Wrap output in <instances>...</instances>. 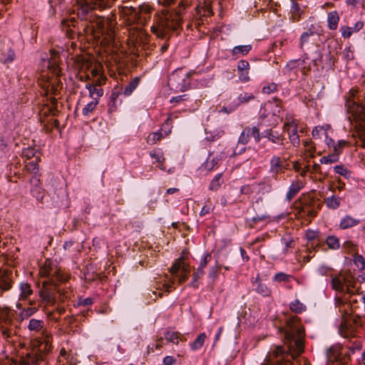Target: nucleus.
Segmentation results:
<instances>
[{
    "label": "nucleus",
    "instance_id": "obj_1",
    "mask_svg": "<svg viewBox=\"0 0 365 365\" xmlns=\"http://www.w3.org/2000/svg\"><path fill=\"white\" fill-rule=\"evenodd\" d=\"M304 330L297 317L290 318L284 331L287 343L289 344V353L285 352L282 346H278L269 352L262 365H300L292 361L304 350L303 338Z\"/></svg>",
    "mask_w": 365,
    "mask_h": 365
},
{
    "label": "nucleus",
    "instance_id": "obj_2",
    "mask_svg": "<svg viewBox=\"0 0 365 365\" xmlns=\"http://www.w3.org/2000/svg\"><path fill=\"white\" fill-rule=\"evenodd\" d=\"M56 53L52 52L51 58L48 62V68L51 71L53 76L50 77L47 74H41L38 80L40 87L44 91L45 95L48 96L47 101H49L44 104L39 111L40 116H46L48 115H56L57 112V100L54 97L48 96L58 95L61 88L60 81L58 77L60 75V69L56 60ZM42 121V120L41 119Z\"/></svg>",
    "mask_w": 365,
    "mask_h": 365
},
{
    "label": "nucleus",
    "instance_id": "obj_3",
    "mask_svg": "<svg viewBox=\"0 0 365 365\" xmlns=\"http://www.w3.org/2000/svg\"><path fill=\"white\" fill-rule=\"evenodd\" d=\"M356 90L350 91L351 96L346 101L348 113L351 115L349 120L354 128L352 137L356 139V145L365 148V107L356 102Z\"/></svg>",
    "mask_w": 365,
    "mask_h": 365
},
{
    "label": "nucleus",
    "instance_id": "obj_4",
    "mask_svg": "<svg viewBox=\"0 0 365 365\" xmlns=\"http://www.w3.org/2000/svg\"><path fill=\"white\" fill-rule=\"evenodd\" d=\"M119 14L125 22L130 26L133 24L145 25L151 16V8L148 5L143 4L138 8L132 6H120Z\"/></svg>",
    "mask_w": 365,
    "mask_h": 365
},
{
    "label": "nucleus",
    "instance_id": "obj_5",
    "mask_svg": "<svg viewBox=\"0 0 365 365\" xmlns=\"http://www.w3.org/2000/svg\"><path fill=\"white\" fill-rule=\"evenodd\" d=\"M342 307H340L341 322L339 332L345 338L354 336L356 328L361 326V317L353 314V310L349 304L340 300Z\"/></svg>",
    "mask_w": 365,
    "mask_h": 365
},
{
    "label": "nucleus",
    "instance_id": "obj_6",
    "mask_svg": "<svg viewBox=\"0 0 365 365\" xmlns=\"http://www.w3.org/2000/svg\"><path fill=\"white\" fill-rule=\"evenodd\" d=\"M331 282L332 289L337 292L350 295L359 293L357 282L350 272H344L331 276Z\"/></svg>",
    "mask_w": 365,
    "mask_h": 365
},
{
    "label": "nucleus",
    "instance_id": "obj_7",
    "mask_svg": "<svg viewBox=\"0 0 365 365\" xmlns=\"http://www.w3.org/2000/svg\"><path fill=\"white\" fill-rule=\"evenodd\" d=\"M184 9L183 4L180 3L178 9L175 11L174 14L165 16L164 19L161 20V25L151 26L152 32L158 37H163L166 29L176 30L180 24L181 15Z\"/></svg>",
    "mask_w": 365,
    "mask_h": 365
},
{
    "label": "nucleus",
    "instance_id": "obj_8",
    "mask_svg": "<svg viewBox=\"0 0 365 365\" xmlns=\"http://www.w3.org/2000/svg\"><path fill=\"white\" fill-rule=\"evenodd\" d=\"M39 274L42 277L48 278L50 282H66L68 276L56 266V264L49 259H46L43 266L40 267Z\"/></svg>",
    "mask_w": 365,
    "mask_h": 365
},
{
    "label": "nucleus",
    "instance_id": "obj_9",
    "mask_svg": "<svg viewBox=\"0 0 365 365\" xmlns=\"http://www.w3.org/2000/svg\"><path fill=\"white\" fill-rule=\"evenodd\" d=\"M0 330L2 336L6 339L11 338L15 334V325L12 314L5 307H0Z\"/></svg>",
    "mask_w": 365,
    "mask_h": 365
},
{
    "label": "nucleus",
    "instance_id": "obj_10",
    "mask_svg": "<svg viewBox=\"0 0 365 365\" xmlns=\"http://www.w3.org/2000/svg\"><path fill=\"white\" fill-rule=\"evenodd\" d=\"M57 282L43 281L42 282V287L39 291V296L41 299L47 303L53 304L56 302V292H59L61 295V300L63 301L64 298L67 297L64 294L61 297L60 289H57Z\"/></svg>",
    "mask_w": 365,
    "mask_h": 365
},
{
    "label": "nucleus",
    "instance_id": "obj_11",
    "mask_svg": "<svg viewBox=\"0 0 365 365\" xmlns=\"http://www.w3.org/2000/svg\"><path fill=\"white\" fill-rule=\"evenodd\" d=\"M45 324L44 322L41 319H37L35 318H32L29 321L27 328L29 331L34 334H41L44 336L45 341V349H50L51 347V342L50 340V335L45 330Z\"/></svg>",
    "mask_w": 365,
    "mask_h": 365
},
{
    "label": "nucleus",
    "instance_id": "obj_12",
    "mask_svg": "<svg viewBox=\"0 0 365 365\" xmlns=\"http://www.w3.org/2000/svg\"><path fill=\"white\" fill-rule=\"evenodd\" d=\"M181 69L173 72L168 78V86L175 91H184L186 89L185 76Z\"/></svg>",
    "mask_w": 365,
    "mask_h": 365
},
{
    "label": "nucleus",
    "instance_id": "obj_13",
    "mask_svg": "<svg viewBox=\"0 0 365 365\" xmlns=\"http://www.w3.org/2000/svg\"><path fill=\"white\" fill-rule=\"evenodd\" d=\"M341 347L339 346H333L327 350V359L332 365H348L349 356L345 354L341 356Z\"/></svg>",
    "mask_w": 365,
    "mask_h": 365
},
{
    "label": "nucleus",
    "instance_id": "obj_14",
    "mask_svg": "<svg viewBox=\"0 0 365 365\" xmlns=\"http://www.w3.org/2000/svg\"><path fill=\"white\" fill-rule=\"evenodd\" d=\"M14 284L13 272L7 269H0V297L9 292Z\"/></svg>",
    "mask_w": 365,
    "mask_h": 365
},
{
    "label": "nucleus",
    "instance_id": "obj_15",
    "mask_svg": "<svg viewBox=\"0 0 365 365\" xmlns=\"http://www.w3.org/2000/svg\"><path fill=\"white\" fill-rule=\"evenodd\" d=\"M308 60L307 54L302 59L291 60L287 63L286 69L289 71L299 70L303 75H306L311 70V66Z\"/></svg>",
    "mask_w": 365,
    "mask_h": 365
},
{
    "label": "nucleus",
    "instance_id": "obj_16",
    "mask_svg": "<svg viewBox=\"0 0 365 365\" xmlns=\"http://www.w3.org/2000/svg\"><path fill=\"white\" fill-rule=\"evenodd\" d=\"M41 360H42L41 354L36 352L26 353L24 356L11 359V365H37Z\"/></svg>",
    "mask_w": 365,
    "mask_h": 365
},
{
    "label": "nucleus",
    "instance_id": "obj_17",
    "mask_svg": "<svg viewBox=\"0 0 365 365\" xmlns=\"http://www.w3.org/2000/svg\"><path fill=\"white\" fill-rule=\"evenodd\" d=\"M15 53L12 48L11 42L9 40L0 41V61L3 63H10L14 61Z\"/></svg>",
    "mask_w": 365,
    "mask_h": 365
},
{
    "label": "nucleus",
    "instance_id": "obj_18",
    "mask_svg": "<svg viewBox=\"0 0 365 365\" xmlns=\"http://www.w3.org/2000/svg\"><path fill=\"white\" fill-rule=\"evenodd\" d=\"M225 158H226V154L223 151L219 153H217L215 155L214 152L210 153L205 162L201 165L200 169L204 171H210L217 165L220 160Z\"/></svg>",
    "mask_w": 365,
    "mask_h": 365
},
{
    "label": "nucleus",
    "instance_id": "obj_19",
    "mask_svg": "<svg viewBox=\"0 0 365 365\" xmlns=\"http://www.w3.org/2000/svg\"><path fill=\"white\" fill-rule=\"evenodd\" d=\"M287 165L279 156H273L270 160V169L269 173L275 178L279 174L283 173L287 168Z\"/></svg>",
    "mask_w": 365,
    "mask_h": 365
},
{
    "label": "nucleus",
    "instance_id": "obj_20",
    "mask_svg": "<svg viewBox=\"0 0 365 365\" xmlns=\"http://www.w3.org/2000/svg\"><path fill=\"white\" fill-rule=\"evenodd\" d=\"M262 134L263 137L266 138L269 142L280 146L284 145L285 137L278 131L269 128L265 130Z\"/></svg>",
    "mask_w": 365,
    "mask_h": 365
},
{
    "label": "nucleus",
    "instance_id": "obj_21",
    "mask_svg": "<svg viewBox=\"0 0 365 365\" xmlns=\"http://www.w3.org/2000/svg\"><path fill=\"white\" fill-rule=\"evenodd\" d=\"M283 130L287 135H296L298 133V121L292 115H287L284 118Z\"/></svg>",
    "mask_w": 365,
    "mask_h": 365
},
{
    "label": "nucleus",
    "instance_id": "obj_22",
    "mask_svg": "<svg viewBox=\"0 0 365 365\" xmlns=\"http://www.w3.org/2000/svg\"><path fill=\"white\" fill-rule=\"evenodd\" d=\"M250 63L245 60H240L237 64V72L239 78L242 82L250 81L249 76Z\"/></svg>",
    "mask_w": 365,
    "mask_h": 365
},
{
    "label": "nucleus",
    "instance_id": "obj_23",
    "mask_svg": "<svg viewBox=\"0 0 365 365\" xmlns=\"http://www.w3.org/2000/svg\"><path fill=\"white\" fill-rule=\"evenodd\" d=\"M306 238L309 242L308 247L313 250H315L322 243L319 239V232L317 230H308L306 232Z\"/></svg>",
    "mask_w": 365,
    "mask_h": 365
},
{
    "label": "nucleus",
    "instance_id": "obj_24",
    "mask_svg": "<svg viewBox=\"0 0 365 365\" xmlns=\"http://www.w3.org/2000/svg\"><path fill=\"white\" fill-rule=\"evenodd\" d=\"M304 182L299 179H297L293 181L289 187V190L286 195V199L288 201H290L299 193V192L304 187Z\"/></svg>",
    "mask_w": 365,
    "mask_h": 365
},
{
    "label": "nucleus",
    "instance_id": "obj_25",
    "mask_svg": "<svg viewBox=\"0 0 365 365\" xmlns=\"http://www.w3.org/2000/svg\"><path fill=\"white\" fill-rule=\"evenodd\" d=\"M31 183L32 184V187L31 188L32 195L36 197L37 200H41L44 196V192L39 185V179L36 177H33L31 179Z\"/></svg>",
    "mask_w": 365,
    "mask_h": 365
},
{
    "label": "nucleus",
    "instance_id": "obj_26",
    "mask_svg": "<svg viewBox=\"0 0 365 365\" xmlns=\"http://www.w3.org/2000/svg\"><path fill=\"white\" fill-rule=\"evenodd\" d=\"M364 26L362 21H357L353 27L343 26L340 28L341 35L344 38H349L354 32H358Z\"/></svg>",
    "mask_w": 365,
    "mask_h": 365
},
{
    "label": "nucleus",
    "instance_id": "obj_27",
    "mask_svg": "<svg viewBox=\"0 0 365 365\" xmlns=\"http://www.w3.org/2000/svg\"><path fill=\"white\" fill-rule=\"evenodd\" d=\"M86 88L88 91L89 96L93 100L99 101V98L103 95V88L99 86H95L93 83H87L86 84Z\"/></svg>",
    "mask_w": 365,
    "mask_h": 365
},
{
    "label": "nucleus",
    "instance_id": "obj_28",
    "mask_svg": "<svg viewBox=\"0 0 365 365\" xmlns=\"http://www.w3.org/2000/svg\"><path fill=\"white\" fill-rule=\"evenodd\" d=\"M41 153L36 147H28L22 150V156L26 160H40Z\"/></svg>",
    "mask_w": 365,
    "mask_h": 365
},
{
    "label": "nucleus",
    "instance_id": "obj_29",
    "mask_svg": "<svg viewBox=\"0 0 365 365\" xmlns=\"http://www.w3.org/2000/svg\"><path fill=\"white\" fill-rule=\"evenodd\" d=\"M73 60L76 69L79 71L88 69L91 66V62L88 58L85 56L76 55Z\"/></svg>",
    "mask_w": 365,
    "mask_h": 365
},
{
    "label": "nucleus",
    "instance_id": "obj_30",
    "mask_svg": "<svg viewBox=\"0 0 365 365\" xmlns=\"http://www.w3.org/2000/svg\"><path fill=\"white\" fill-rule=\"evenodd\" d=\"M329 128V125H326L323 126H316L312 130V137L315 140H324L327 135L328 134L327 131Z\"/></svg>",
    "mask_w": 365,
    "mask_h": 365
},
{
    "label": "nucleus",
    "instance_id": "obj_31",
    "mask_svg": "<svg viewBox=\"0 0 365 365\" xmlns=\"http://www.w3.org/2000/svg\"><path fill=\"white\" fill-rule=\"evenodd\" d=\"M19 299L25 300L27 299L32 294L33 289H31V286L28 282H21L19 284Z\"/></svg>",
    "mask_w": 365,
    "mask_h": 365
},
{
    "label": "nucleus",
    "instance_id": "obj_32",
    "mask_svg": "<svg viewBox=\"0 0 365 365\" xmlns=\"http://www.w3.org/2000/svg\"><path fill=\"white\" fill-rule=\"evenodd\" d=\"M140 82V77H135L124 88L123 93L125 96H129L136 89Z\"/></svg>",
    "mask_w": 365,
    "mask_h": 365
},
{
    "label": "nucleus",
    "instance_id": "obj_33",
    "mask_svg": "<svg viewBox=\"0 0 365 365\" xmlns=\"http://www.w3.org/2000/svg\"><path fill=\"white\" fill-rule=\"evenodd\" d=\"M250 45L236 46L232 49V55L236 58L247 54L251 50Z\"/></svg>",
    "mask_w": 365,
    "mask_h": 365
},
{
    "label": "nucleus",
    "instance_id": "obj_34",
    "mask_svg": "<svg viewBox=\"0 0 365 365\" xmlns=\"http://www.w3.org/2000/svg\"><path fill=\"white\" fill-rule=\"evenodd\" d=\"M359 220L353 218L351 216L346 215L343 217L340 222L339 227L342 230L348 229L356 225Z\"/></svg>",
    "mask_w": 365,
    "mask_h": 365
},
{
    "label": "nucleus",
    "instance_id": "obj_35",
    "mask_svg": "<svg viewBox=\"0 0 365 365\" xmlns=\"http://www.w3.org/2000/svg\"><path fill=\"white\" fill-rule=\"evenodd\" d=\"M324 202L327 207L336 210L340 206L341 198L333 195L331 197L325 198Z\"/></svg>",
    "mask_w": 365,
    "mask_h": 365
},
{
    "label": "nucleus",
    "instance_id": "obj_36",
    "mask_svg": "<svg viewBox=\"0 0 365 365\" xmlns=\"http://www.w3.org/2000/svg\"><path fill=\"white\" fill-rule=\"evenodd\" d=\"M310 202H307V200L299 202V205H296L295 209L297 210V215L300 217H305L306 211L310 207Z\"/></svg>",
    "mask_w": 365,
    "mask_h": 365
},
{
    "label": "nucleus",
    "instance_id": "obj_37",
    "mask_svg": "<svg viewBox=\"0 0 365 365\" xmlns=\"http://www.w3.org/2000/svg\"><path fill=\"white\" fill-rule=\"evenodd\" d=\"M206 339L207 335L205 333L199 334L194 341L190 344L191 349L193 351L200 349L204 345Z\"/></svg>",
    "mask_w": 365,
    "mask_h": 365
},
{
    "label": "nucleus",
    "instance_id": "obj_38",
    "mask_svg": "<svg viewBox=\"0 0 365 365\" xmlns=\"http://www.w3.org/2000/svg\"><path fill=\"white\" fill-rule=\"evenodd\" d=\"M339 17L336 11H332L328 14V26L331 30H335L337 28Z\"/></svg>",
    "mask_w": 365,
    "mask_h": 365
},
{
    "label": "nucleus",
    "instance_id": "obj_39",
    "mask_svg": "<svg viewBox=\"0 0 365 365\" xmlns=\"http://www.w3.org/2000/svg\"><path fill=\"white\" fill-rule=\"evenodd\" d=\"M254 98L255 96L252 93H242L238 96L237 101L236 102H234V104L237 105L238 107L241 104L248 103L250 101H252Z\"/></svg>",
    "mask_w": 365,
    "mask_h": 365
},
{
    "label": "nucleus",
    "instance_id": "obj_40",
    "mask_svg": "<svg viewBox=\"0 0 365 365\" xmlns=\"http://www.w3.org/2000/svg\"><path fill=\"white\" fill-rule=\"evenodd\" d=\"M38 311V307H29L24 308L20 312L19 317L21 320L23 321L24 319H29L30 317L34 315Z\"/></svg>",
    "mask_w": 365,
    "mask_h": 365
},
{
    "label": "nucleus",
    "instance_id": "obj_41",
    "mask_svg": "<svg viewBox=\"0 0 365 365\" xmlns=\"http://www.w3.org/2000/svg\"><path fill=\"white\" fill-rule=\"evenodd\" d=\"M99 101L93 100L91 102L87 103L82 110V113L85 116H88L91 114L96 108Z\"/></svg>",
    "mask_w": 365,
    "mask_h": 365
},
{
    "label": "nucleus",
    "instance_id": "obj_42",
    "mask_svg": "<svg viewBox=\"0 0 365 365\" xmlns=\"http://www.w3.org/2000/svg\"><path fill=\"white\" fill-rule=\"evenodd\" d=\"M246 132L249 134L250 138L253 137L256 143H259L261 140L259 130L257 127H246L245 128Z\"/></svg>",
    "mask_w": 365,
    "mask_h": 365
},
{
    "label": "nucleus",
    "instance_id": "obj_43",
    "mask_svg": "<svg viewBox=\"0 0 365 365\" xmlns=\"http://www.w3.org/2000/svg\"><path fill=\"white\" fill-rule=\"evenodd\" d=\"M326 244L331 250H337L340 247L339 240L334 235L328 236L326 240Z\"/></svg>",
    "mask_w": 365,
    "mask_h": 365
},
{
    "label": "nucleus",
    "instance_id": "obj_44",
    "mask_svg": "<svg viewBox=\"0 0 365 365\" xmlns=\"http://www.w3.org/2000/svg\"><path fill=\"white\" fill-rule=\"evenodd\" d=\"M40 160H30L29 162L26 163L25 165V169L31 173H37L38 171V162Z\"/></svg>",
    "mask_w": 365,
    "mask_h": 365
},
{
    "label": "nucleus",
    "instance_id": "obj_45",
    "mask_svg": "<svg viewBox=\"0 0 365 365\" xmlns=\"http://www.w3.org/2000/svg\"><path fill=\"white\" fill-rule=\"evenodd\" d=\"M290 309L295 313H301L306 309V306L302 303L299 299H295L290 303Z\"/></svg>",
    "mask_w": 365,
    "mask_h": 365
},
{
    "label": "nucleus",
    "instance_id": "obj_46",
    "mask_svg": "<svg viewBox=\"0 0 365 365\" xmlns=\"http://www.w3.org/2000/svg\"><path fill=\"white\" fill-rule=\"evenodd\" d=\"M179 336L180 334L177 331H168L165 334V339L175 344L179 343Z\"/></svg>",
    "mask_w": 365,
    "mask_h": 365
},
{
    "label": "nucleus",
    "instance_id": "obj_47",
    "mask_svg": "<svg viewBox=\"0 0 365 365\" xmlns=\"http://www.w3.org/2000/svg\"><path fill=\"white\" fill-rule=\"evenodd\" d=\"M348 144L347 141L341 140L337 142V143L334 144L333 148V153L334 155H336V156L339 158V155L342 152L343 148H344Z\"/></svg>",
    "mask_w": 365,
    "mask_h": 365
},
{
    "label": "nucleus",
    "instance_id": "obj_48",
    "mask_svg": "<svg viewBox=\"0 0 365 365\" xmlns=\"http://www.w3.org/2000/svg\"><path fill=\"white\" fill-rule=\"evenodd\" d=\"M257 292L262 296L267 297L271 294L270 289L262 282H259L256 288Z\"/></svg>",
    "mask_w": 365,
    "mask_h": 365
},
{
    "label": "nucleus",
    "instance_id": "obj_49",
    "mask_svg": "<svg viewBox=\"0 0 365 365\" xmlns=\"http://www.w3.org/2000/svg\"><path fill=\"white\" fill-rule=\"evenodd\" d=\"M221 178H222V174L220 173V174H217L213 178V180L211 181L210 185V189L211 190H217L220 187V185L222 184Z\"/></svg>",
    "mask_w": 365,
    "mask_h": 365
},
{
    "label": "nucleus",
    "instance_id": "obj_50",
    "mask_svg": "<svg viewBox=\"0 0 365 365\" xmlns=\"http://www.w3.org/2000/svg\"><path fill=\"white\" fill-rule=\"evenodd\" d=\"M338 160H339V158L336 156V155H334L332 153L328 155L323 156L320 159V163L322 164H329V163H333L337 162Z\"/></svg>",
    "mask_w": 365,
    "mask_h": 365
},
{
    "label": "nucleus",
    "instance_id": "obj_51",
    "mask_svg": "<svg viewBox=\"0 0 365 365\" xmlns=\"http://www.w3.org/2000/svg\"><path fill=\"white\" fill-rule=\"evenodd\" d=\"M182 265H183V258L180 257V258L178 259L174 262L173 266L170 267V271L171 274H177L180 270L181 266H182Z\"/></svg>",
    "mask_w": 365,
    "mask_h": 365
},
{
    "label": "nucleus",
    "instance_id": "obj_52",
    "mask_svg": "<svg viewBox=\"0 0 365 365\" xmlns=\"http://www.w3.org/2000/svg\"><path fill=\"white\" fill-rule=\"evenodd\" d=\"M76 19L74 16H69L68 18H64L61 20V26L64 29L69 28L70 26H75Z\"/></svg>",
    "mask_w": 365,
    "mask_h": 365
},
{
    "label": "nucleus",
    "instance_id": "obj_53",
    "mask_svg": "<svg viewBox=\"0 0 365 365\" xmlns=\"http://www.w3.org/2000/svg\"><path fill=\"white\" fill-rule=\"evenodd\" d=\"M162 134L160 131L150 134L147 138L149 144L153 145L162 138Z\"/></svg>",
    "mask_w": 365,
    "mask_h": 365
},
{
    "label": "nucleus",
    "instance_id": "obj_54",
    "mask_svg": "<svg viewBox=\"0 0 365 365\" xmlns=\"http://www.w3.org/2000/svg\"><path fill=\"white\" fill-rule=\"evenodd\" d=\"M292 278V276L289 274H287L284 272H279L277 273L274 276V281L277 282H289V279Z\"/></svg>",
    "mask_w": 365,
    "mask_h": 365
},
{
    "label": "nucleus",
    "instance_id": "obj_55",
    "mask_svg": "<svg viewBox=\"0 0 365 365\" xmlns=\"http://www.w3.org/2000/svg\"><path fill=\"white\" fill-rule=\"evenodd\" d=\"M334 170L336 173L349 178L350 175L349 171L343 165H337L334 166Z\"/></svg>",
    "mask_w": 365,
    "mask_h": 365
},
{
    "label": "nucleus",
    "instance_id": "obj_56",
    "mask_svg": "<svg viewBox=\"0 0 365 365\" xmlns=\"http://www.w3.org/2000/svg\"><path fill=\"white\" fill-rule=\"evenodd\" d=\"M314 34V32L313 31H306V32H304L301 37H300V43H299V47L301 49H303V47L304 46V44H306L309 40V38Z\"/></svg>",
    "mask_w": 365,
    "mask_h": 365
},
{
    "label": "nucleus",
    "instance_id": "obj_57",
    "mask_svg": "<svg viewBox=\"0 0 365 365\" xmlns=\"http://www.w3.org/2000/svg\"><path fill=\"white\" fill-rule=\"evenodd\" d=\"M119 94H120V93L118 91H113L111 95H110V102H109V104H108L109 110L110 112L113 111L115 109V108H116V106H115V101L118 98Z\"/></svg>",
    "mask_w": 365,
    "mask_h": 365
},
{
    "label": "nucleus",
    "instance_id": "obj_58",
    "mask_svg": "<svg viewBox=\"0 0 365 365\" xmlns=\"http://www.w3.org/2000/svg\"><path fill=\"white\" fill-rule=\"evenodd\" d=\"M172 115H170L165 120L161 127V130H163L166 135L171 133L172 123H171Z\"/></svg>",
    "mask_w": 365,
    "mask_h": 365
},
{
    "label": "nucleus",
    "instance_id": "obj_59",
    "mask_svg": "<svg viewBox=\"0 0 365 365\" xmlns=\"http://www.w3.org/2000/svg\"><path fill=\"white\" fill-rule=\"evenodd\" d=\"M71 354L68 353L65 348H62L60 351L59 361L63 362L65 360L66 363H71Z\"/></svg>",
    "mask_w": 365,
    "mask_h": 365
},
{
    "label": "nucleus",
    "instance_id": "obj_60",
    "mask_svg": "<svg viewBox=\"0 0 365 365\" xmlns=\"http://www.w3.org/2000/svg\"><path fill=\"white\" fill-rule=\"evenodd\" d=\"M277 90V85L274 83H268L267 86H264L262 88V92L265 94L272 93L275 92Z\"/></svg>",
    "mask_w": 365,
    "mask_h": 365
},
{
    "label": "nucleus",
    "instance_id": "obj_61",
    "mask_svg": "<svg viewBox=\"0 0 365 365\" xmlns=\"http://www.w3.org/2000/svg\"><path fill=\"white\" fill-rule=\"evenodd\" d=\"M289 140L294 147L299 148L300 145V138L299 133L296 135H290L288 136Z\"/></svg>",
    "mask_w": 365,
    "mask_h": 365
},
{
    "label": "nucleus",
    "instance_id": "obj_62",
    "mask_svg": "<svg viewBox=\"0 0 365 365\" xmlns=\"http://www.w3.org/2000/svg\"><path fill=\"white\" fill-rule=\"evenodd\" d=\"M249 140H250V135L246 132L245 129L244 128V130H242V132L241 133V134L239 137L238 142L242 145H246L249 142Z\"/></svg>",
    "mask_w": 365,
    "mask_h": 365
},
{
    "label": "nucleus",
    "instance_id": "obj_63",
    "mask_svg": "<svg viewBox=\"0 0 365 365\" xmlns=\"http://www.w3.org/2000/svg\"><path fill=\"white\" fill-rule=\"evenodd\" d=\"M150 156L155 159L156 162L161 163L165 160V158L163 157V155L160 151H153L150 153Z\"/></svg>",
    "mask_w": 365,
    "mask_h": 365
},
{
    "label": "nucleus",
    "instance_id": "obj_64",
    "mask_svg": "<svg viewBox=\"0 0 365 365\" xmlns=\"http://www.w3.org/2000/svg\"><path fill=\"white\" fill-rule=\"evenodd\" d=\"M343 55L346 60H352L354 58V52L350 47H346L343 51Z\"/></svg>",
    "mask_w": 365,
    "mask_h": 365
}]
</instances>
